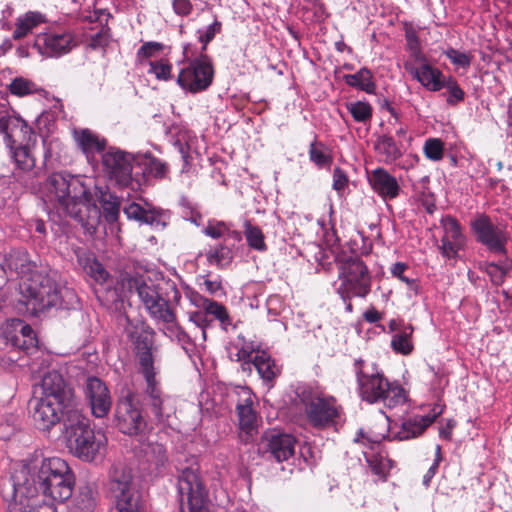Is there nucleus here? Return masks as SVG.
<instances>
[{
	"label": "nucleus",
	"instance_id": "obj_26",
	"mask_svg": "<svg viewBox=\"0 0 512 512\" xmlns=\"http://www.w3.org/2000/svg\"><path fill=\"white\" fill-rule=\"evenodd\" d=\"M389 332L392 334L391 348L396 353L409 355L413 349L414 327L406 322H389Z\"/></svg>",
	"mask_w": 512,
	"mask_h": 512
},
{
	"label": "nucleus",
	"instance_id": "obj_27",
	"mask_svg": "<svg viewBox=\"0 0 512 512\" xmlns=\"http://www.w3.org/2000/svg\"><path fill=\"white\" fill-rule=\"evenodd\" d=\"M437 414L414 415L403 421L400 430L393 439L400 441L416 438L436 420Z\"/></svg>",
	"mask_w": 512,
	"mask_h": 512
},
{
	"label": "nucleus",
	"instance_id": "obj_41",
	"mask_svg": "<svg viewBox=\"0 0 512 512\" xmlns=\"http://www.w3.org/2000/svg\"><path fill=\"white\" fill-rule=\"evenodd\" d=\"M143 166L144 174L155 178H164L168 172V166L162 160L146 154L140 162Z\"/></svg>",
	"mask_w": 512,
	"mask_h": 512
},
{
	"label": "nucleus",
	"instance_id": "obj_54",
	"mask_svg": "<svg viewBox=\"0 0 512 512\" xmlns=\"http://www.w3.org/2000/svg\"><path fill=\"white\" fill-rule=\"evenodd\" d=\"M256 351L252 343H244L235 354V360L242 363L243 370L250 369V366L253 365V357Z\"/></svg>",
	"mask_w": 512,
	"mask_h": 512
},
{
	"label": "nucleus",
	"instance_id": "obj_42",
	"mask_svg": "<svg viewBox=\"0 0 512 512\" xmlns=\"http://www.w3.org/2000/svg\"><path fill=\"white\" fill-rule=\"evenodd\" d=\"M371 471L379 476L382 480H386L389 471L393 467L394 461L381 454H373L367 458Z\"/></svg>",
	"mask_w": 512,
	"mask_h": 512
},
{
	"label": "nucleus",
	"instance_id": "obj_56",
	"mask_svg": "<svg viewBox=\"0 0 512 512\" xmlns=\"http://www.w3.org/2000/svg\"><path fill=\"white\" fill-rule=\"evenodd\" d=\"M150 454L153 455L154 459L149 460L152 461L156 467L163 466L167 461L166 449L162 444L156 443L149 445L147 455L149 456Z\"/></svg>",
	"mask_w": 512,
	"mask_h": 512
},
{
	"label": "nucleus",
	"instance_id": "obj_20",
	"mask_svg": "<svg viewBox=\"0 0 512 512\" xmlns=\"http://www.w3.org/2000/svg\"><path fill=\"white\" fill-rule=\"evenodd\" d=\"M130 335L137 350L142 374L155 372L152 354L154 331L146 325V322H137Z\"/></svg>",
	"mask_w": 512,
	"mask_h": 512
},
{
	"label": "nucleus",
	"instance_id": "obj_21",
	"mask_svg": "<svg viewBox=\"0 0 512 512\" xmlns=\"http://www.w3.org/2000/svg\"><path fill=\"white\" fill-rule=\"evenodd\" d=\"M443 236L439 250L447 260H455L458 252L465 245V236L462 233L460 223L452 216H445L441 219Z\"/></svg>",
	"mask_w": 512,
	"mask_h": 512
},
{
	"label": "nucleus",
	"instance_id": "obj_64",
	"mask_svg": "<svg viewBox=\"0 0 512 512\" xmlns=\"http://www.w3.org/2000/svg\"><path fill=\"white\" fill-rule=\"evenodd\" d=\"M419 161V157L416 154H409L399 164V168L403 170H410L416 166Z\"/></svg>",
	"mask_w": 512,
	"mask_h": 512
},
{
	"label": "nucleus",
	"instance_id": "obj_16",
	"mask_svg": "<svg viewBox=\"0 0 512 512\" xmlns=\"http://www.w3.org/2000/svg\"><path fill=\"white\" fill-rule=\"evenodd\" d=\"M134 156L116 147H110L102 153L103 171L120 186H128L132 182Z\"/></svg>",
	"mask_w": 512,
	"mask_h": 512
},
{
	"label": "nucleus",
	"instance_id": "obj_39",
	"mask_svg": "<svg viewBox=\"0 0 512 512\" xmlns=\"http://www.w3.org/2000/svg\"><path fill=\"white\" fill-rule=\"evenodd\" d=\"M243 228L246 241L250 248L260 252L267 250L264 234L258 226L252 225L249 220H246Z\"/></svg>",
	"mask_w": 512,
	"mask_h": 512
},
{
	"label": "nucleus",
	"instance_id": "obj_29",
	"mask_svg": "<svg viewBox=\"0 0 512 512\" xmlns=\"http://www.w3.org/2000/svg\"><path fill=\"white\" fill-rule=\"evenodd\" d=\"M47 21L46 16L39 11H28L20 15L15 22L12 33L14 39H21L31 33L36 27Z\"/></svg>",
	"mask_w": 512,
	"mask_h": 512
},
{
	"label": "nucleus",
	"instance_id": "obj_12",
	"mask_svg": "<svg viewBox=\"0 0 512 512\" xmlns=\"http://www.w3.org/2000/svg\"><path fill=\"white\" fill-rule=\"evenodd\" d=\"M143 377L146 381L143 405L147 415L157 425L170 426V418L176 412L175 399L162 391L156 380V372H147Z\"/></svg>",
	"mask_w": 512,
	"mask_h": 512
},
{
	"label": "nucleus",
	"instance_id": "obj_38",
	"mask_svg": "<svg viewBox=\"0 0 512 512\" xmlns=\"http://www.w3.org/2000/svg\"><path fill=\"white\" fill-rule=\"evenodd\" d=\"M163 332L172 341H177L181 348L189 353L193 350L194 344L189 335L182 329L178 322H163Z\"/></svg>",
	"mask_w": 512,
	"mask_h": 512
},
{
	"label": "nucleus",
	"instance_id": "obj_32",
	"mask_svg": "<svg viewBox=\"0 0 512 512\" xmlns=\"http://www.w3.org/2000/svg\"><path fill=\"white\" fill-rule=\"evenodd\" d=\"M345 83L353 88L364 91L367 94L376 93V84L373 80V74L366 67L360 68L354 74H346L343 76Z\"/></svg>",
	"mask_w": 512,
	"mask_h": 512
},
{
	"label": "nucleus",
	"instance_id": "obj_28",
	"mask_svg": "<svg viewBox=\"0 0 512 512\" xmlns=\"http://www.w3.org/2000/svg\"><path fill=\"white\" fill-rule=\"evenodd\" d=\"M73 136L77 146L88 159L94 157L95 153L105 149L106 140L89 129H75Z\"/></svg>",
	"mask_w": 512,
	"mask_h": 512
},
{
	"label": "nucleus",
	"instance_id": "obj_17",
	"mask_svg": "<svg viewBox=\"0 0 512 512\" xmlns=\"http://www.w3.org/2000/svg\"><path fill=\"white\" fill-rule=\"evenodd\" d=\"M116 426L123 434L134 436L143 433L147 422L132 393L120 398L115 408Z\"/></svg>",
	"mask_w": 512,
	"mask_h": 512
},
{
	"label": "nucleus",
	"instance_id": "obj_50",
	"mask_svg": "<svg viewBox=\"0 0 512 512\" xmlns=\"http://www.w3.org/2000/svg\"><path fill=\"white\" fill-rule=\"evenodd\" d=\"M11 94L23 97L36 91V85L23 77H17L9 84Z\"/></svg>",
	"mask_w": 512,
	"mask_h": 512
},
{
	"label": "nucleus",
	"instance_id": "obj_61",
	"mask_svg": "<svg viewBox=\"0 0 512 512\" xmlns=\"http://www.w3.org/2000/svg\"><path fill=\"white\" fill-rule=\"evenodd\" d=\"M226 228L223 223H217V224H209L207 227L204 228L203 232L214 239H218L223 236Z\"/></svg>",
	"mask_w": 512,
	"mask_h": 512
},
{
	"label": "nucleus",
	"instance_id": "obj_7",
	"mask_svg": "<svg viewBox=\"0 0 512 512\" xmlns=\"http://www.w3.org/2000/svg\"><path fill=\"white\" fill-rule=\"evenodd\" d=\"M63 434L74 455L83 461H93L106 443L105 435L95 433L90 427V420L80 411L68 412Z\"/></svg>",
	"mask_w": 512,
	"mask_h": 512
},
{
	"label": "nucleus",
	"instance_id": "obj_11",
	"mask_svg": "<svg viewBox=\"0 0 512 512\" xmlns=\"http://www.w3.org/2000/svg\"><path fill=\"white\" fill-rule=\"evenodd\" d=\"M190 44L183 46V67L177 76V84L185 91L198 93L206 90L212 83L214 69L206 55L198 58H189Z\"/></svg>",
	"mask_w": 512,
	"mask_h": 512
},
{
	"label": "nucleus",
	"instance_id": "obj_45",
	"mask_svg": "<svg viewBox=\"0 0 512 512\" xmlns=\"http://www.w3.org/2000/svg\"><path fill=\"white\" fill-rule=\"evenodd\" d=\"M425 157L431 161H440L444 155V143L439 138H429L423 146Z\"/></svg>",
	"mask_w": 512,
	"mask_h": 512
},
{
	"label": "nucleus",
	"instance_id": "obj_51",
	"mask_svg": "<svg viewBox=\"0 0 512 512\" xmlns=\"http://www.w3.org/2000/svg\"><path fill=\"white\" fill-rule=\"evenodd\" d=\"M222 23L217 19L209 26L197 30V39L202 44V52L206 50L207 45L214 39L217 33L221 31Z\"/></svg>",
	"mask_w": 512,
	"mask_h": 512
},
{
	"label": "nucleus",
	"instance_id": "obj_24",
	"mask_svg": "<svg viewBox=\"0 0 512 512\" xmlns=\"http://www.w3.org/2000/svg\"><path fill=\"white\" fill-rule=\"evenodd\" d=\"M407 72L427 91L438 92L444 88L443 82L446 76L438 67L431 63L419 67H413L409 64L407 65Z\"/></svg>",
	"mask_w": 512,
	"mask_h": 512
},
{
	"label": "nucleus",
	"instance_id": "obj_19",
	"mask_svg": "<svg viewBox=\"0 0 512 512\" xmlns=\"http://www.w3.org/2000/svg\"><path fill=\"white\" fill-rule=\"evenodd\" d=\"M76 46L74 36L67 31H48L35 37L33 48L45 57H60Z\"/></svg>",
	"mask_w": 512,
	"mask_h": 512
},
{
	"label": "nucleus",
	"instance_id": "obj_4",
	"mask_svg": "<svg viewBox=\"0 0 512 512\" xmlns=\"http://www.w3.org/2000/svg\"><path fill=\"white\" fill-rule=\"evenodd\" d=\"M43 395L29 401V412L34 426L44 432L50 431L75 404L74 390L58 372H49L42 379Z\"/></svg>",
	"mask_w": 512,
	"mask_h": 512
},
{
	"label": "nucleus",
	"instance_id": "obj_18",
	"mask_svg": "<svg viewBox=\"0 0 512 512\" xmlns=\"http://www.w3.org/2000/svg\"><path fill=\"white\" fill-rule=\"evenodd\" d=\"M85 401L96 418L106 417L112 407V397L106 383L96 376H89L83 384Z\"/></svg>",
	"mask_w": 512,
	"mask_h": 512
},
{
	"label": "nucleus",
	"instance_id": "obj_15",
	"mask_svg": "<svg viewBox=\"0 0 512 512\" xmlns=\"http://www.w3.org/2000/svg\"><path fill=\"white\" fill-rule=\"evenodd\" d=\"M471 229L477 242L484 245L493 254L505 256L508 235L505 230L496 226L485 214L478 215L471 222Z\"/></svg>",
	"mask_w": 512,
	"mask_h": 512
},
{
	"label": "nucleus",
	"instance_id": "obj_59",
	"mask_svg": "<svg viewBox=\"0 0 512 512\" xmlns=\"http://www.w3.org/2000/svg\"><path fill=\"white\" fill-rule=\"evenodd\" d=\"M173 11L179 16H188L193 9V5L190 0H174L172 2Z\"/></svg>",
	"mask_w": 512,
	"mask_h": 512
},
{
	"label": "nucleus",
	"instance_id": "obj_23",
	"mask_svg": "<svg viewBox=\"0 0 512 512\" xmlns=\"http://www.w3.org/2000/svg\"><path fill=\"white\" fill-rule=\"evenodd\" d=\"M367 179L372 190L384 200L396 198L401 191L396 177L384 168L372 170L368 173Z\"/></svg>",
	"mask_w": 512,
	"mask_h": 512
},
{
	"label": "nucleus",
	"instance_id": "obj_47",
	"mask_svg": "<svg viewBox=\"0 0 512 512\" xmlns=\"http://www.w3.org/2000/svg\"><path fill=\"white\" fill-rule=\"evenodd\" d=\"M309 158L318 167H324L332 163V157L326 153L321 143L312 142L309 147Z\"/></svg>",
	"mask_w": 512,
	"mask_h": 512
},
{
	"label": "nucleus",
	"instance_id": "obj_5",
	"mask_svg": "<svg viewBox=\"0 0 512 512\" xmlns=\"http://www.w3.org/2000/svg\"><path fill=\"white\" fill-rule=\"evenodd\" d=\"M353 367L357 390L363 401L371 404L388 401L389 406L404 402V388L397 382H390L376 363L358 358L354 360Z\"/></svg>",
	"mask_w": 512,
	"mask_h": 512
},
{
	"label": "nucleus",
	"instance_id": "obj_6",
	"mask_svg": "<svg viewBox=\"0 0 512 512\" xmlns=\"http://www.w3.org/2000/svg\"><path fill=\"white\" fill-rule=\"evenodd\" d=\"M159 281H164L161 274L148 271L125 273L121 279L122 287L138 295L150 317L155 320H174L176 316L159 293Z\"/></svg>",
	"mask_w": 512,
	"mask_h": 512
},
{
	"label": "nucleus",
	"instance_id": "obj_57",
	"mask_svg": "<svg viewBox=\"0 0 512 512\" xmlns=\"http://www.w3.org/2000/svg\"><path fill=\"white\" fill-rule=\"evenodd\" d=\"M110 41V30L108 27H102L99 32L91 37L90 46L93 49L104 48Z\"/></svg>",
	"mask_w": 512,
	"mask_h": 512
},
{
	"label": "nucleus",
	"instance_id": "obj_44",
	"mask_svg": "<svg viewBox=\"0 0 512 512\" xmlns=\"http://www.w3.org/2000/svg\"><path fill=\"white\" fill-rule=\"evenodd\" d=\"M346 107L356 122L365 123L372 118V106L368 102H350Z\"/></svg>",
	"mask_w": 512,
	"mask_h": 512
},
{
	"label": "nucleus",
	"instance_id": "obj_49",
	"mask_svg": "<svg viewBox=\"0 0 512 512\" xmlns=\"http://www.w3.org/2000/svg\"><path fill=\"white\" fill-rule=\"evenodd\" d=\"M443 54L457 67L467 70L472 62V55L470 53L461 52L454 48H448L443 51Z\"/></svg>",
	"mask_w": 512,
	"mask_h": 512
},
{
	"label": "nucleus",
	"instance_id": "obj_52",
	"mask_svg": "<svg viewBox=\"0 0 512 512\" xmlns=\"http://www.w3.org/2000/svg\"><path fill=\"white\" fill-rule=\"evenodd\" d=\"M164 45L160 42L149 41L143 43V45L138 49L136 53L137 61L141 64L145 62V60L155 57L161 53Z\"/></svg>",
	"mask_w": 512,
	"mask_h": 512
},
{
	"label": "nucleus",
	"instance_id": "obj_37",
	"mask_svg": "<svg viewBox=\"0 0 512 512\" xmlns=\"http://www.w3.org/2000/svg\"><path fill=\"white\" fill-rule=\"evenodd\" d=\"M512 268V262L505 256L498 263L485 262L480 265L494 285H501L508 271Z\"/></svg>",
	"mask_w": 512,
	"mask_h": 512
},
{
	"label": "nucleus",
	"instance_id": "obj_3",
	"mask_svg": "<svg viewBox=\"0 0 512 512\" xmlns=\"http://www.w3.org/2000/svg\"><path fill=\"white\" fill-rule=\"evenodd\" d=\"M47 201L76 220L87 233H94L100 210L92 203V193L79 176L65 172L51 174L45 182Z\"/></svg>",
	"mask_w": 512,
	"mask_h": 512
},
{
	"label": "nucleus",
	"instance_id": "obj_58",
	"mask_svg": "<svg viewBox=\"0 0 512 512\" xmlns=\"http://www.w3.org/2000/svg\"><path fill=\"white\" fill-rule=\"evenodd\" d=\"M348 184V177L346 173L339 167L333 170V184L332 187L338 193L342 192Z\"/></svg>",
	"mask_w": 512,
	"mask_h": 512
},
{
	"label": "nucleus",
	"instance_id": "obj_10",
	"mask_svg": "<svg viewBox=\"0 0 512 512\" xmlns=\"http://www.w3.org/2000/svg\"><path fill=\"white\" fill-rule=\"evenodd\" d=\"M337 293L346 301L351 297H366L371 291V275L360 258H348L339 265Z\"/></svg>",
	"mask_w": 512,
	"mask_h": 512
},
{
	"label": "nucleus",
	"instance_id": "obj_35",
	"mask_svg": "<svg viewBox=\"0 0 512 512\" xmlns=\"http://www.w3.org/2000/svg\"><path fill=\"white\" fill-rule=\"evenodd\" d=\"M128 219L149 225H159V213L155 209H146L140 204L131 202L123 208Z\"/></svg>",
	"mask_w": 512,
	"mask_h": 512
},
{
	"label": "nucleus",
	"instance_id": "obj_36",
	"mask_svg": "<svg viewBox=\"0 0 512 512\" xmlns=\"http://www.w3.org/2000/svg\"><path fill=\"white\" fill-rule=\"evenodd\" d=\"M78 261L86 274L90 276L95 282L100 284L106 282L109 277V273L104 268L102 263H100L95 257L92 255L83 254L78 256Z\"/></svg>",
	"mask_w": 512,
	"mask_h": 512
},
{
	"label": "nucleus",
	"instance_id": "obj_33",
	"mask_svg": "<svg viewBox=\"0 0 512 512\" xmlns=\"http://www.w3.org/2000/svg\"><path fill=\"white\" fill-rule=\"evenodd\" d=\"M376 152L382 157L385 164H394L401 156L402 152L392 136L381 135L378 137L375 146Z\"/></svg>",
	"mask_w": 512,
	"mask_h": 512
},
{
	"label": "nucleus",
	"instance_id": "obj_9",
	"mask_svg": "<svg viewBox=\"0 0 512 512\" xmlns=\"http://www.w3.org/2000/svg\"><path fill=\"white\" fill-rule=\"evenodd\" d=\"M108 490L115 500L117 512H145V501L131 469L114 467L110 472Z\"/></svg>",
	"mask_w": 512,
	"mask_h": 512
},
{
	"label": "nucleus",
	"instance_id": "obj_30",
	"mask_svg": "<svg viewBox=\"0 0 512 512\" xmlns=\"http://www.w3.org/2000/svg\"><path fill=\"white\" fill-rule=\"evenodd\" d=\"M190 302L198 309L202 310L206 315L213 316L215 320H228V313L222 304L205 298L198 292L189 293Z\"/></svg>",
	"mask_w": 512,
	"mask_h": 512
},
{
	"label": "nucleus",
	"instance_id": "obj_62",
	"mask_svg": "<svg viewBox=\"0 0 512 512\" xmlns=\"http://www.w3.org/2000/svg\"><path fill=\"white\" fill-rule=\"evenodd\" d=\"M203 285L205 287V290L210 293L211 295H217L218 292L222 290V286L220 281L218 280H211L208 277L204 278Z\"/></svg>",
	"mask_w": 512,
	"mask_h": 512
},
{
	"label": "nucleus",
	"instance_id": "obj_53",
	"mask_svg": "<svg viewBox=\"0 0 512 512\" xmlns=\"http://www.w3.org/2000/svg\"><path fill=\"white\" fill-rule=\"evenodd\" d=\"M9 512H57L54 507L51 506H40L37 505V501L35 498H30L25 501L24 504H15V508L10 510L8 506Z\"/></svg>",
	"mask_w": 512,
	"mask_h": 512
},
{
	"label": "nucleus",
	"instance_id": "obj_1",
	"mask_svg": "<svg viewBox=\"0 0 512 512\" xmlns=\"http://www.w3.org/2000/svg\"><path fill=\"white\" fill-rule=\"evenodd\" d=\"M75 484V474L64 459L34 453L23 461L21 469L2 481L0 491L12 511L15 504H24L39 494L64 503L72 497Z\"/></svg>",
	"mask_w": 512,
	"mask_h": 512
},
{
	"label": "nucleus",
	"instance_id": "obj_46",
	"mask_svg": "<svg viewBox=\"0 0 512 512\" xmlns=\"http://www.w3.org/2000/svg\"><path fill=\"white\" fill-rule=\"evenodd\" d=\"M443 84L448 92V97L446 98L447 104L455 105L464 100L465 93L454 77L446 76Z\"/></svg>",
	"mask_w": 512,
	"mask_h": 512
},
{
	"label": "nucleus",
	"instance_id": "obj_55",
	"mask_svg": "<svg viewBox=\"0 0 512 512\" xmlns=\"http://www.w3.org/2000/svg\"><path fill=\"white\" fill-rule=\"evenodd\" d=\"M409 59L404 62V68L407 71V65L419 67L429 63L427 56L423 53L421 47L409 49Z\"/></svg>",
	"mask_w": 512,
	"mask_h": 512
},
{
	"label": "nucleus",
	"instance_id": "obj_48",
	"mask_svg": "<svg viewBox=\"0 0 512 512\" xmlns=\"http://www.w3.org/2000/svg\"><path fill=\"white\" fill-rule=\"evenodd\" d=\"M148 65V72L158 80L168 81L172 79V65L167 60L148 61Z\"/></svg>",
	"mask_w": 512,
	"mask_h": 512
},
{
	"label": "nucleus",
	"instance_id": "obj_40",
	"mask_svg": "<svg viewBox=\"0 0 512 512\" xmlns=\"http://www.w3.org/2000/svg\"><path fill=\"white\" fill-rule=\"evenodd\" d=\"M407 270H409L408 264L404 262H396L391 266L390 273L394 278H397L406 284L410 296H416L419 293L420 288L418 280L416 278L407 276L405 274Z\"/></svg>",
	"mask_w": 512,
	"mask_h": 512
},
{
	"label": "nucleus",
	"instance_id": "obj_60",
	"mask_svg": "<svg viewBox=\"0 0 512 512\" xmlns=\"http://www.w3.org/2000/svg\"><path fill=\"white\" fill-rule=\"evenodd\" d=\"M15 130L10 128V121L5 117L0 118V133L4 134L6 144L13 142L15 139Z\"/></svg>",
	"mask_w": 512,
	"mask_h": 512
},
{
	"label": "nucleus",
	"instance_id": "obj_31",
	"mask_svg": "<svg viewBox=\"0 0 512 512\" xmlns=\"http://www.w3.org/2000/svg\"><path fill=\"white\" fill-rule=\"evenodd\" d=\"M253 366L265 382H272L280 373L274 359L265 350L257 349L253 357Z\"/></svg>",
	"mask_w": 512,
	"mask_h": 512
},
{
	"label": "nucleus",
	"instance_id": "obj_22",
	"mask_svg": "<svg viewBox=\"0 0 512 512\" xmlns=\"http://www.w3.org/2000/svg\"><path fill=\"white\" fill-rule=\"evenodd\" d=\"M235 393L239 427L246 434L252 435L258 425L257 412L253 407L255 396L248 387H239Z\"/></svg>",
	"mask_w": 512,
	"mask_h": 512
},
{
	"label": "nucleus",
	"instance_id": "obj_43",
	"mask_svg": "<svg viewBox=\"0 0 512 512\" xmlns=\"http://www.w3.org/2000/svg\"><path fill=\"white\" fill-rule=\"evenodd\" d=\"M206 259L209 265L223 268L231 262L232 256L227 247L219 245L206 252Z\"/></svg>",
	"mask_w": 512,
	"mask_h": 512
},
{
	"label": "nucleus",
	"instance_id": "obj_63",
	"mask_svg": "<svg viewBox=\"0 0 512 512\" xmlns=\"http://www.w3.org/2000/svg\"><path fill=\"white\" fill-rule=\"evenodd\" d=\"M456 426V422L453 419H448L446 424L439 429V436L445 440H451L452 430Z\"/></svg>",
	"mask_w": 512,
	"mask_h": 512
},
{
	"label": "nucleus",
	"instance_id": "obj_8",
	"mask_svg": "<svg viewBox=\"0 0 512 512\" xmlns=\"http://www.w3.org/2000/svg\"><path fill=\"white\" fill-rule=\"evenodd\" d=\"M295 393L304 406L308 422L313 427L324 429L335 424L340 416L341 407L337 405L333 396H323L306 384L298 385Z\"/></svg>",
	"mask_w": 512,
	"mask_h": 512
},
{
	"label": "nucleus",
	"instance_id": "obj_2",
	"mask_svg": "<svg viewBox=\"0 0 512 512\" xmlns=\"http://www.w3.org/2000/svg\"><path fill=\"white\" fill-rule=\"evenodd\" d=\"M35 267L26 250H11L5 256H0L1 270L5 274L14 272L20 277V311L25 310L29 316L39 317L46 309L60 305L64 296L75 298L68 289L62 290L51 276L35 271Z\"/></svg>",
	"mask_w": 512,
	"mask_h": 512
},
{
	"label": "nucleus",
	"instance_id": "obj_25",
	"mask_svg": "<svg viewBox=\"0 0 512 512\" xmlns=\"http://www.w3.org/2000/svg\"><path fill=\"white\" fill-rule=\"evenodd\" d=\"M100 501V492L95 482L80 484L74 494L72 512H94Z\"/></svg>",
	"mask_w": 512,
	"mask_h": 512
},
{
	"label": "nucleus",
	"instance_id": "obj_14",
	"mask_svg": "<svg viewBox=\"0 0 512 512\" xmlns=\"http://www.w3.org/2000/svg\"><path fill=\"white\" fill-rule=\"evenodd\" d=\"M296 439L280 430L266 431L258 443V451L268 461L281 463L288 461L295 453Z\"/></svg>",
	"mask_w": 512,
	"mask_h": 512
},
{
	"label": "nucleus",
	"instance_id": "obj_13",
	"mask_svg": "<svg viewBox=\"0 0 512 512\" xmlns=\"http://www.w3.org/2000/svg\"><path fill=\"white\" fill-rule=\"evenodd\" d=\"M181 501L186 498L190 512H209L208 491L197 469L187 467L178 475Z\"/></svg>",
	"mask_w": 512,
	"mask_h": 512
},
{
	"label": "nucleus",
	"instance_id": "obj_34",
	"mask_svg": "<svg viewBox=\"0 0 512 512\" xmlns=\"http://www.w3.org/2000/svg\"><path fill=\"white\" fill-rule=\"evenodd\" d=\"M10 149V154L16 167L22 171H30L35 166V157L32 154L30 147L26 145H16V140L7 144Z\"/></svg>",
	"mask_w": 512,
	"mask_h": 512
}]
</instances>
